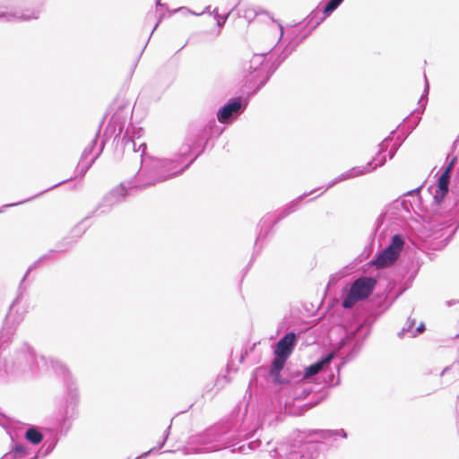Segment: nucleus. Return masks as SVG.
<instances>
[{
	"label": "nucleus",
	"instance_id": "17",
	"mask_svg": "<svg viewBox=\"0 0 459 459\" xmlns=\"http://www.w3.org/2000/svg\"><path fill=\"white\" fill-rule=\"evenodd\" d=\"M298 339L299 335L296 333L288 332L275 343L273 354L289 358L297 345Z\"/></svg>",
	"mask_w": 459,
	"mask_h": 459
},
{
	"label": "nucleus",
	"instance_id": "27",
	"mask_svg": "<svg viewBox=\"0 0 459 459\" xmlns=\"http://www.w3.org/2000/svg\"><path fill=\"white\" fill-rule=\"evenodd\" d=\"M43 261L40 260V257L36 260L33 264H31L29 268L27 269L24 276L22 277L20 284H19V287H18V294H17V297L15 298V299L13 301V303L11 304L10 306V310L15 306V304L19 301L20 298L22 297V295L23 294V292L25 291V287L23 286V282L25 281L26 278L28 277V275L30 274V273L31 271H33L34 269H36Z\"/></svg>",
	"mask_w": 459,
	"mask_h": 459
},
{
	"label": "nucleus",
	"instance_id": "35",
	"mask_svg": "<svg viewBox=\"0 0 459 459\" xmlns=\"http://www.w3.org/2000/svg\"><path fill=\"white\" fill-rule=\"evenodd\" d=\"M72 179H73V177H72V178H68V179L62 180V181H60V182H58V183H56V184H55V185H53L52 186L48 187V189H46V190H44V191L40 192L39 194L36 195H35V196H33V197L28 198L27 200H24V201H22V202H18V203H14V204H5L4 207V208H5V207H13V206H15V205H18V204H23V203H25V202H28V201H30V200H32V199H34V198H36V197H38V196L41 195L42 194L47 193V192H48V191H50V190H52V189H54V188H56V187H57V186H61V185L65 184V182H68V181H70V180H72Z\"/></svg>",
	"mask_w": 459,
	"mask_h": 459
},
{
	"label": "nucleus",
	"instance_id": "1",
	"mask_svg": "<svg viewBox=\"0 0 459 459\" xmlns=\"http://www.w3.org/2000/svg\"><path fill=\"white\" fill-rule=\"evenodd\" d=\"M223 130L213 117L190 124L178 152L169 159L145 156L146 143H137L127 133L117 138L114 154L120 160L125 152H139L141 168L135 176L139 181L135 186L149 187L183 173L204 152L209 142L218 138Z\"/></svg>",
	"mask_w": 459,
	"mask_h": 459
},
{
	"label": "nucleus",
	"instance_id": "10",
	"mask_svg": "<svg viewBox=\"0 0 459 459\" xmlns=\"http://www.w3.org/2000/svg\"><path fill=\"white\" fill-rule=\"evenodd\" d=\"M315 190L309 192V193H304L303 195H299L296 199L290 202L286 206H284L282 209L276 212V213H267L265 214L261 221H259L257 228L259 229V232L257 233L255 247H256L260 241L264 240L269 232L271 231L272 228L277 224L280 221L286 218L290 214L295 212L299 208L300 202L303 200L305 196H307L308 195L312 194Z\"/></svg>",
	"mask_w": 459,
	"mask_h": 459
},
{
	"label": "nucleus",
	"instance_id": "56",
	"mask_svg": "<svg viewBox=\"0 0 459 459\" xmlns=\"http://www.w3.org/2000/svg\"><path fill=\"white\" fill-rule=\"evenodd\" d=\"M455 337L459 339V333H458V334H456Z\"/></svg>",
	"mask_w": 459,
	"mask_h": 459
},
{
	"label": "nucleus",
	"instance_id": "13",
	"mask_svg": "<svg viewBox=\"0 0 459 459\" xmlns=\"http://www.w3.org/2000/svg\"><path fill=\"white\" fill-rule=\"evenodd\" d=\"M99 138V132L96 134L94 139L91 140V143L83 150L80 161L76 167V172L79 177H82L91 169L96 160L102 153L105 147V140L101 139L97 148Z\"/></svg>",
	"mask_w": 459,
	"mask_h": 459
},
{
	"label": "nucleus",
	"instance_id": "36",
	"mask_svg": "<svg viewBox=\"0 0 459 459\" xmlns=\"http://www.w3.org/2000/svg\"><path fill=\"white\" fill-rule=\"evenodd\" d=\"M403 135H397L395 140H394V143L392 146V148L390 149L389 151V159H393L396 153V152L398 151V149L400 148V146L403 144V141L406 139V137L408 135H406L403 132H400Z\"/></svg>",
	"mask_w": 459,
	"mask_h": 459
},
{
	"label": "nucleus",
	"instance_id": "52",
	"mask_svg": "<svg viewBox=\"0 0 459 459\" xmlns=\"http://www.w3.org/2000/svg\"><path fill=\"white\" fill-rule=\"evenodd\" d=\"M156 4H157V5H159V6H160V7H165V5H164V4H160V0H156Z\"/></svg>",
	"mask_w": 459,
	"mask_h": 459
},
{
	"label": "nucleus",
	"instance_id": "54",
	"mask_svg": "<svg viewBox=\"0 0 459 459\" xmlns=\"http://www.w3.org/2000/svg\"><path fill=\"white\" fill-rule=\"evenodd\" d=\"M209 9H210V6H207V7L205 8V10H204L202 13H209Z\"/></svg>",
	"mask_w": 459,
	"mask_h": 459
},
{
	"label": "nucleus",
	"instance_id": "11",
	"mask_svg": "<svg viewBox=\"0 0 459 459\" xmlns=\"http://www.w3.org/2000/svg\"><path fill=\"white\" fill-rule=\"evenodd\" d=\"M139 184L137 178L134 181L121 183L119 186L114 187L107 195H104L101 202L97 208L91 212L87 217L91 218L92 215L100 211V213H106L109 212L112 207L123 202L126 196L129 194V190L133 189H144L145 187H136L135 185Z\"/></svg>",
	"mask_w": 459,
	"mask_h": 459
},
{
	"label": "nucleus",
	"instance_id": "2",
	"mask_svg": "<svg viewBox=\"0 0 459 459\" xmlns=\"http://www.w3.org/2000/svg\"><path fill=\"white\" fill-rule=\"evenodd\" d=\"M238 425L236 418L230 417L219 422L194 438V442L199 446L196 452L209 453L230 449L232 453L246 455L262 446L260 439L255 441L238 439Z\"/></svg>",
	"mask_w": 459,
	"mask_h": 459
},
{
	"label": "nucleus",
	"instance_id": "45",
	"mask_svg": "<svg viewBox=\"0 0 459 459\" xmlns=\"http://www.w3.org/2000/svg\"><path fill=\"white\" fill-rule=\"evenodd\" d=\"M162 18H163V14H162V13H160V18H159L158 22H156V24H155L154 28L152 29V32H151V34H150V36H149V39H148L147 42L145 43V45H144V47H143V48L142 52L140 53V56L143 54V52L144 48H146V46H147V43L149 42V40H150V39H151L152 35L153 34L154 30L158 28V26H159L160 22H161Z\"/></svg>",
	"mask_w": 459,
	"mask_h": 459
},
{
	"label": "nucleus",
	"instance_id": "3",
	"mask_svg": "<svg viewBox=\"0 0 459 459\" xmlns=\"http://www.w3.org/2000/svg\"><path fill=\"white\" fill-rule=\"evenodd\" d=\"M337 437H347L344 429H313L308 436L299 434L289 442L280 443L271 448V442L265 444L271 459H316L320 455L321 443L319 440L336 439Z\"/></svg>",
	"mask_w": 459,
	"mask_h": 459
},
{
	"label": "nucleus",
	"instance_id": "55",
	"mask_svg": "<svg viewBox=\"0 0 459 459\" xmlns=\"http://www.w3.org/2000/svg\"><path fill=\"white\" fill-rule=\"evenodd\" d=\"M183 10H186V11H188L186 7H181V8L179 9V11H183Z\"/></svg>",
	"mask_w": 459,
	"mask_h": 459
},
{
	"label": "nucleus",
	"instance_id": "37",
	"mask_svg": "<svg viewBox=\"0 0 459 459\" xmlns=\"http://www.w3.org/2000/svg\"><path fill=\"white\" fill-rule=\"evenodd\" d=\"M343 1L344 0H329L322 9V13L326 15H331Z\"/></svg>",
	"mask_w": 459,
	"mask_h": 459
},
{
	"label": "nucleus",
	"instance_id": "43",
	"mask_svg": "<svg viewBox=\"0 0 459 459\" xmlns=\"http://www.w3.org/2000/svg\"><path fill=\"white\" fill-rule=\"evenodd\" d=\"M325 382L329 386H336L340 384V377H338L335 380V376L333 372H329L325 377Z\"/></svg>",
	"mask_w": 459,
	"mask_h": 459
},
{
	"label": "nucleus",
	"instance_id": "34",
	"mask_svg": "<svg viewBox=\"0 0 459 459\" xmlns=\"http://www.w3.org/2000/svg\"><path fill=\"white\" fill-rule=\"evenodd\" d=\"M129 133V137L134 139L136 142L140 141L143 134V129L139 126H135L134 125L129 123L127 126L126 127V131L124 134H127Z\"/></svg>",
	"mask_w": 459,
	"mask_h": 459
},
{
	"label": "nucleus",
	"instance_id": "32",
	"mask_svg": "<svg viewBox=\"0 0 459 459\" xmlns=\"http://www.w3.org/2000/svg\"><path fill=\"white\" fill-rule=\"evenodd\" d=\"M170 429H171V424L169 425L167 429L164 431L162 440L159 443V445L157 446L151 448L149 451L142 454L140 456L136 457L135 459H144L149 455H151L152 452L162 448L169 438V436L170 434Z\"/></svg>",
	"mask_w": 459,
	"mask_h": 459
},
{
	"label": "nucleus",
	"instance_id": "4",
	"mask_svg": "<svg viewBox=\"0 0 459 459\" xmlns=\"http://www.w3.org/2000/svg\"><path fill=\"white\" fill-rule=\"evenodd\" d=\"M51 367L55 372L63 377L65 393L59 400L57 411L54 419V428L56 433L66 435L72 427V422L77 418L80 396L76 382L70 371L57 359H51Z\"/></svg>",
	"mask_w": 459,
	"mask_h": 459
},
{
	"label": "nucleus",
	"instance_id": "19",
	"mask_svg": "<svg viewBox=\"0 0 459 459\" xmlns=\"http://www.w3.org/2000/svg\"><path fill=\"white\" fill-rule=\"evenodd\" d=\"M39 13L40 11L39 9L15 8L10 12H0V19H4L7 22H28L32 19H38Z\"/></svg>",
	"mask_w": 459,
	"mask_h": 459
},
{
	"label": "nucleus",
	"instance_id": "15",
	"mask_svg": "<svg viewBox=\"0 0 459 459\" xmlns=\"http://www.w3.org/2000/svg\"><path fill=\"white\" fill-rule=\"evenodd\" d=\"M329 15L322 13V10L318 8L314 9L306 18L307 25L310 26L309 30L307 32H299L294 33L292 31V38L290 41L288 43L290 46H293V43L299 41V44L305 39L313 30H315L318 25H320Z\"/></svg>",
	"mask_w": 459,
	"mask_h": 459
},
{
	"label": "nucleus",
	"instance_id": "25",
	"mask_svg": "<svg viewBox=\"0 0 459 459\" xmlns=\"http://www.w3.org/2000/svg\"><path fill=\"white\" fill-rule=\"evenodd\" d=\"M440 377L444 378V382L446 385L459 380V362H454L450 366L446 367L440 372Z\"/></svg>",
	"mask_w": 459,
	"mask_h": 459
},
{
	"label": "nucleus",
	"instance_id": "28",
	"mask_svg": "<svg viewBox=\"0 0 459 459\" xmlns=\"http://www.w3.org/2000/svg\"><path fill=\"white\" fill-rule=\"evenodd\" d=\"M25 438L33 445H38L43 440V435L35 426H30L25 431Z\"/></svg>",
	"mask_w": 459,
	"mask_h": 459
},
{
	"label": "nucleus",
	"instance_id": "29",
	"mask_svg": "<svg viewBox=\"0 0 459 459\" xmlns=\"http://www.w3.org/2000/svg\"><path fill=\"white\" fill-rule=\"evenodd\" d=\"M403 245H404V237L402 234L397 233L392 237L391 242L387 246V247L390 248L396 255H400V253L403 248Z\"/></svg>",
	"mask_w": 459,
	"mask_h": 459
},
{
	"label": "nucleus",
	"instance_id": "44",
	"mask_svg": "<svg viewBox=\"0 0 459 459\" xmlns=\"http://www.w3.org/2000/svg\"><path fill=\"white\" fill-rule=\"evenodd\" d=\"M56 254H57V251L56 249H50L46 254H44L40 256V260H42L44 262L47 260L54 259Z\"/></svg>",
	"mask_w": 459,
	"mask_h": 459
},
{
	"label": "nucleus",
	"instance_id": "9",
	"mask_svg": "<svg viewBox=\"0 0 459 459\" xmlns=\"http://www.w3.org/2000/svg\"><path fill=\"white\" fill-rule=\"evenodd\" d=\"M395 133L396 130H393L390 135L385 138L379 143V151L372 160L368 161L365 166L353 167L351 169L342 173L339 177L327 184L325 191L331 188L339 182L368 174L375 170L377 168L383 166L386 161V157L384 155V153L387 151L390 142L394 141Z\"/></svg>",
	"mask_w": 459,
	"mask_h": 459
},
{
	"label": "nucleus",
	"instance_id": "22",
	"mask_svg": "<svg viewBox=\"0 0 459 459\" xmlns=\"http://www.w3.org/2000/svg\"><path fill=\"white\" fill-rule=\"evenodd\" d=\"M398 257V255L386 247L379 253L375 260V264L377 268H385L394 264Z\"/></svg>",
	"mask_w": 459,
	"mask_h": 459
},
{
	"label": "nucleus",
	"instance_id": "53",
	"mask_svg": "<svg viewBox=\"0 0 459 459\" xmlns=\"http://www.w3.org/2000/svg\"><path fill=\"white\" fill-rule=\"evenodd\" d=\"M422 101H424V95H422V96L420 97V101H419V102H420V103H421ZM425 102H427V100H425ZM425 105H426V103H424V106H425Z\"/></svg>",
	"mask_w": 459,
	"mask_h": 459
},
{
	"label": "nucleus",
	"instance_id": "31",
	"mask_svg": "<svg viewBox=\"0 0 459 459\" xmlns=\"http://www.w3.org/2000/svg\"><path fill=\"white\" fill-rule=\"evenodd\" d=\"M360 300L361 299L355 294V292H352V290L350 289L342 301V306L344 308H352L355 304Z\"/></svg>",
	"mask_w": 459,
	"mask_h": 459
},
{
	"label": "nucleus",
	"instance_id": "21",
	"mask_svg": "<svg viewBox=\"0 0 459 459\" xmlns=\"http://www.w3.org/2000/svg\"><path fill=\"white\" fill-rule=\"evenodd\" d=\"M451 175L446 172L441 173L437 181L433 200L436 204H440L448 193Z\"/></svg>",
	"mask_w": 459,
	"mask_h": 459
},
{
	"label": "nucleus",
	"instance_id": "47",
	"mask_svg": "<svg viewBox=\"0 0 459 459\" xmlns=\"http://www.w3.org/2000/svg\"><path fill=\"white\" fill-rule=\"evenodd\" d=\"M6 422H7L6 417L3 414H0V425L3 427H5Z\"/></svg>",
	"mask_w": 459,
	"mask_h": 459
},
{
	"label": "nucleus",
	"instance_id": "30",
	"mask_svg": "<svg viewBox=\"0 0 459 459\" xmlns=\"http://www.w3.org/2000/svg\"><path fill=\"white\" fill-rule=\"evenodd\" d=\"M456 182L459 184V167L456 174ZM451 213L454 217L455 223H456V227L454 230V232L456 230V229L459 227V188L455 191V198L454 201L453 208L451 209Z\"/></svg>",
	"mask_w": 459,
	"mask_h": 459
},
{
	"label": "nucleus",
	"instance_id": "38",
	"mask_svg": "<svg viewBox=\"0 0 459 459\" xmlns=\"http://www.w3.org/2000/svg\"><path fill=\"white\" fill-rule=\"evenodd\" d=\"M343 1L344 0H329L322 9V13L326 15H331Z\"/></svg>",
	"mask_w": 459,
	"mask_h": 459
},
{
	"label": "nucleus",
	"instance_id": "20",
	"mask_svg": "<svg viewBox=\"0 0 459 459\" xmlns=\"http://www.w3.org/2000/svg\"><path fill=\"white\" fill-rule=\"evenodd\" d=\"M334 357V352H330L322 357L316 362L309 365L305 368L303 379L311 380L315 376L321 372L325 368L328 367Z\"/></svg>",
	"mask_w": 459,
	"mask_h": 459
},
{
	"label": "nucleus",
	"instance_id": "7",
	"mask_svg": "<svg viewBox=\"0 0 459 459\" xmlns=\"http://www.w3.org/2000/svg\"><path fill=\"white\" fill-rule=\"evenodd\" d=\"M371 329V321L369 318L355 325L347 330L345 335L341 339L336 348L339 352L342 362L337 366V371L340 372L341 367L354 359L363 346L364 340L369 335Z\"/></svg>",
	"mask_w": 459,
	"mask_h": 459
},
{
	"label": "nucleus",
	"instance_id": "50",
	"mask_svg": "<svg viewBox=\"0 0 459 459\" xmlns=\"http://www.w3.org/2000/svg\"><path fill=\"white\" fill-rule=\"evenodd\" d=\"M425 80H427V77H426V76H425ZM424 92H425L426 94H428V92H429V83H428V81H426V87H425Z\"/></svg>",
	"mask_w": 459,
	"mask_h": 459
},
{
	"label": "nucleus",
	"instance_id": "16",
	"mask_svg": "<svg viewBox=\"0 0 459 459\" xmlns=\"http://www.w3.org/2000/svg\"><path fill=\"white\" fill-rule=\"evenodd\" d=\"M88 219L89 217H85L83 220H82V221L72 230L71 236L65 237L56 244L55 249L57 251V253H64L74 246L77 239L80 238L86 231V227H83V223Z\"/></svg>",
	"mask_w": 459,
	"mask_h": 459
},
{
	"label": "nucleus",
	"instance_id": "41",
	"mask_svg": "<svg viewBox=\"0 0 459 459\" xmlns=\"http://www.w3.org/2000/svg\"><path fill=\"white\" fill-rule=\"evenodd\" d=\"M209 13L214 15V18H215V20L217 22V26L221 28V27H222L225 24V22L228 20L230 13H228L226 14L221 15V14H220L218 13V9L215 8L212 11V13Z\"/></svg>",
	"mask_w": 459,
	"mask_h": 459
},
{
	"label": "nucleus",
	"instance_id": "12",
	"mask_svg": "<svg viewBox=\"0 0 459 459\" xmlns=\"http://www.w3.org/2000/svg\"><path fill=\"white\" fill-rule=\"evenodd\" d=\"M115 105L116 111L112 115L101 138L105 140V143L112 136H114V140H117V138L121 135L133 112L130 103L126 101L117 102Z\"/></svg>",
	"mask_w": 459,
	"mask_h": 459
},
{
	"label": "nucleus",
	"instance_id": "14",
	"mask_svg": "<svg viewBox=\"0 0 459 459\" xmlns=\"http://www.w3.org/2000/svg\"><path fill=\"white\" fill-rule=\"evenodd\" d=\"M247 101L241 97L229 100L217 111V119L221 124H230L235 120L247 108Z\"/></svg>",
	"mask_w": 459,
	"mask_h": 459
},
{
	"label": "nucleus",
	"instance_id": "33",
	"mask_svg": "<svg viewBox=\"0 0 459 459\" xmlns=\"http://www.w3.org/2000/svg\"><path fill=\"white\" fill-rule=\"evenodd\" d=\"M264 13L270 16L269 12L264 11L259 7H249L244 10L243 17L248 22L253 21L257 15Z\"/></svg>",
	"mask_w": 459,
	"mask_h": 459
},
{
	"label": "nucleus",
	"instance_id": "40",
	"mask_svg": "<svg viewBox=\"0 0 459 459\" xmlns=\"http://www.w3.org/2000/svg\"><path fill=\"white\" fill-rule=\"evenodd\" d=\"M57 442L58 438L56 437H53L51 440H46L42 446V449L44 450L43 455L50 454L56 447Z\"/></svg>",
	"mask_w": 459,
	"mask_h": 459
},
{
	"label": "nucleus",
	"instance_id": "39",
	"mask_svg": "<svg viewBox=\"0 0 459 459\" xmlns=\"http://www.w3.org/2000/svg\"><path fill=\"white\" fill-rule=\"evenodd\" d=\"M229 382L230 379L227 374L218 375L213 385V387L216 388V393L221 390Z\"/></svg>",
	"mask_w": 459,
	"mask_h": 459
},
{
	"label": "nucleus",
	"instance_id": "26",
	"mask_svg": "<svg viewBox=\"0 0 459 459\" xmlns=\"http://www.w3.org/2000/svg\"><path fill=\"white\" fill-rule=\"evenodd\" d=\"M289 358L273 354V359L270 366V375L275 378H278L280 377L281 371L283 369L286 361Z\"/></svg>",
	"mask_w": 459,
	"mask_h": 459
},
{
	"label": "nucleus",
	"instance_id": "48",
	"mask_svg": "<svg viewBox=\"0 0 459 459\" xmlns=\"http://www.w3.org/2000/svg\"><path fill=\"white\" fill-rule=\"evenodd\" d=\"M257 253H258L257 251H255V252L253 253V255H252V258H251L250 262L248 263V266L253 263V261L255 260V255H257Z\"/></svg>",
	"mask_w": 459,
	"mask_h": 459
},
{
	"label": "nucleus",
	"instance_id": "42",
	"mask_svg": "<svg viewBox=\"0 0 459 459\" xmlns=\"http://www.w3.org/2000/svg\"><path fill=\"white\" fill-rule=\"evenodd\" d=\"M458 160L457 156H450V154L447 155L446 160L447 164L445 167L443 172H446L447 174L451 175L452 170L454 169V167Z\"/></svg>",
	"mask_w": 459,
	"mask_h": 459
},
{
	"label": "nucleus",
	"instance_id": "5",
	"mask_svg": "<svg viewBox=\"0 0 459 459\" xmlns=\"http://www.w3.org/2000/svg\"><path fill=\"white\" fill-rule=\"evenodd\" d=\"M298 45L299 41L294 42L293 46L288 44L273 64L265 62L264 54H255L249 62L245 64L246 85L248 89H253L251 92H248L249 97L255 95L267 83L280 65L295 50Z\"/></svg>",
	"mask_w": 459,
	"mask_h": 459
},
{
	"label": "nucleus",
	"instance_id": "49",
	"mask_svg": "<svg viewBox=\"0 0 459 459\" xmlns=\"http://www.w3.org/2000/svg\"><path fill=\"white\" fill-rule=\"evenodd\" d=\"M455 303H456L455 300H448L446 302V305H447V307H451V306L455 305Z\"/></svg>",
	"mask_w": 459,
	"mask_h": 459
},
{
	"label": "nucleus",
	"instance_id": "6",
	"mask_svg": "<svg viewBox=\"0 0 459 459\" xmlns=\"http://www.w3.org/2000/svg\"><path fill=\"white\" fill-rule=\"evenodd\" d=\"M46 365V359L37 356L33 348L24 342L16 348L6 359L4 370L14 377H33L39 374L41 368Z\"/></svg>",
	"mask_w": 459,
	"mask_h": 459
},
{
	"label": "nucleus",
	"instance_id": "8",
	"mask_svg": "<svg viewBox=\"0 0 459 459\" xmlns=\"http://www.w3.org/2000/svg\"><path fill=\"white\" fill-rule=\"evenodd\" d=\"M421 187L420 186L408 191L403 197H400L388 204L377 221L397 222L412 219V213L415 212L414 204L419 200V192Z\"/></svg>",
	"mask_w": 459,
	"mask_h": 459
},
{
	"label": "nucleus",
	"instance_id": "23",
	"mask_svg": "<svg viewBox=\"0 0 459 459\" xmlns=\"http://www.w3.org/2000/svg\"><path fill=\"white\" fill-rule=\"evenodd\" d=\"M416 324V319L408 317L405 325L402 328V330L398 333L399 337H403L408 334L409 337H416L418 334L421 333L425 330L424 323H420L416 328H414Z\"/></svg>",
	"mask_w": 459,
	"mask_h": 459
},
{
	"label": "nucleus",
	"instance_id": "18",
	"mask_svg": "<svg viewBox=\"0 0 459 459\" xmlns=\"http://www.w3.org/2000/svg\"><path fill=\"white\" fill-rule=\"evenodd\" d=\"M377 281L372 277H359L355 280L350 289L362 300L368 299L373 292Z\"/></svg>",
	"mask_w": 459,
	"mask_h": 459
},
{
	"label": "nucleus",
	"instance_id": "51",
	"mask_svg": "<svg viewBox=\"0 0 459 459\" xmlns=\"http://www.w3.org/2000/svg\"><path fill=\"white\" fill-rule=\"evenodd\" d=\"M247 353V351H245V352L241 354V356H240V362H243V361H244V357H245V355H246Z\"/></svg>",
	"mask_w": 459,
	"mask_h": 459
},
{
	"label": "nucleus",
	"instance_id": "24",
	"mask_svg": "<svg viewBox=\"0 0 459 459\" xmlns=\"http://www.w3.org/2000/svg\"><path fill=\"white\" fill-rule=\"evenodd\" d=\"M421 119L420 113L412 112L409 117L404 119L403 125L400 124L396 130L403 132L406 135H409L414 128L418 126Z\"/></svg>",
	"mask_w": 459,
	"mask_h": 459
},
{
	"label": "nucleus",
	"instance_id": "46",
	"mask_svg": "<svg viewBox=\"0 0 459 459\" xmlns=\"http://www.w3.org/2000/svg\"><path fill=\"white\" fill-rule=\"evenodd\" d=\"M270 18L272 19V21L273 22L277 23V25L279 26L280 32H281V38L283 36V33H284L283 26L281 25V23L279 21L275 20L273 16H270Z\"/></svg>",
	"mask_w": 459,
	"mask_h": 459
}]
</instances>
